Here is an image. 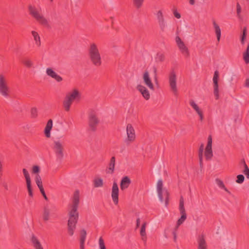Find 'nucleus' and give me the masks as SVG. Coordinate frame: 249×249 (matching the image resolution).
<instances>
[{
    "label": "nucleus",
    "instance_id": "nucleus-1",
    "mask_svg": "<svg viewBox=\"0 0 249 249\" xmlns=\"http://www.w3.org/2000/svg\"><path fill=\"white\" fill-rule=\"evenodd\" d=\"M79 203V192L76 190L74 192L72 199V205L71 210L69 212V220L68 222V232L70 236L74 234L76 229V224L78 219L77 209Z\"/></svg>",
    "mask_w": 249,
    "mask_h": 249
},
{
    "label": "nucleus",
    "instance_id": "nucleus-2",
    "mask_svg": "<svg viewBox=\"0 0 249 249\" xmlns=\"http://www.w3.org/2000/svg\"><path fill=\"white\" fill-rule=\"evenodd\" d=\"M88 55L91 63L95 67H99L102 65L101 56L97 44H90L88 49Z\"/></svg>",
    "mask_w": 249,
    "mask_h": 249
},
{
    "label": "nucleus",
    "instance_id": "nucleus-3",
    "mask_svg": "<svg viewBox=\"0 0 249 249\" xmlns=\"http://www.w3.org/2000/svg\"><path fill=\"white\" fill-rule=\"evenodd\" d=\"M179 210L180 213L181 214V217L177 221L176 226L174 228L173 231H172V234L174 236V241L175 242L177 241V231L178 230V229L179 226L181 225L187 218V215L186 213V211L184 206V200L182 196L180 197L179 200Z\"/></svg>",
    "mask_w": 249,
    "mask_h": 249
},
{
    "label": "nucleus",
    "instance_id": "nucleus-4",
    "mask_svg": "<svg viewBox=\"0 0 249 249\" xmlns=\"http://www.w3.org/2000/svg\"><path fill=\"white\" fill-rule=\"evenodd\" d=\"M28 9L30 14L40 24L46 27L49 26L47 19L39 13L38 10L35 6L29 5Z\"/></svg>",
    "mask_w": 249,
    "mask_h": 249
},
{
    "label": "nucleus",
    "instance_id": "nucleus-5",
    "mask_svg": "<svg viewBox=\"0 0 249 249\" xmlns=\"http://www.w3.org/2000/svg\"><path fill=\"white\" fill-rule=\"evenodd\" d=\"M163 183L161 179H159L157 182V192L159 198L161 202L165 200V205L167 206L169 201V193L166 189H163Z\"/></svg>",
    "mask_w": 249,
    "mask_h": 249
},
{
    "label": "nucleus",
    "instance_id": "nucleus-6",
    "mask_svg": "<svg viewBox=\"0 0 249 249\" xmlns=\"http://www.w3.org/2000/svg\"><path fill=\"white\" fill-rule=\"evenodd\" d=\"M10 89L5 77L2 74H0V94L5 98L10 96Z\"/></svg>",
    "mask_w": 249,
    "mask_h": 249
},
{
    "label": "nucleus",
    "instance_id": "nucleus-7",
    "mask_svg": "<svg viewBox=\"0 0 249 249\" xmlns=\"http://www.w3.org/2000/svg\"><path fill=\"white\" fill-rule=\"evenodd\" d=\"M99 123V120L95 112L94 111H91L89 115V125L90 129L92 131H95Z\"/></svg>",
    "mask_w": 249,
    "mask_h": 249
},
{
    "label": "nucleus",
    "instance_id": "nucleus-8",
    "mask_svg": "<svg viewBox=\"0 0 249 249\" xmlns=\"http://www.w3.org/2000/svg\"><path fill=\"white\" fill-rule=\"evenodd\" d=\"M169 83L171 90L175 96L178 95V90L177 87V76L174 71L170 72L169 75Z\"/></svg>",
    "mask_w": 249,
    "mask_h": 249
},
{
    "label": "nucleus",
    "instance_id": "nucleus-9",
    "mask_svg": "<svg viewBox=\"0 0 249 249\" xmlns=\"http://www.w3.org/2000/svg\"><path fill=\"white\" fill-rule=\"evenodd\" d=\"M127 138L124 140L126 145H129L134 142L136 139L135 130L131 124H128L126 126Z\"/></svg>",
    "mask_w": 249,
    "mask_h": 249
},
{
    "label": "nucleus",
    "instance_id": "nucleus-10",
    "mask_svg": "<svg viewBox=\"0 0 249 249\" xmlns=\"http://www.w3.org/2000/svg\"><path fill=\"white\" fill-rule=\"evenodd\" d=\"M53 149L57 159L62 160L64 156L63 146L60 141H54Z\"/></svg>",
    "mask_w": 249,
    "mask_h": 249
},
{
    "label": "nucleus",
    "instance_id": "nucleus-11",
    "mask_svg": "<svg viewBox=\"0 0 249 249\" xmlns=\"http://www.w3.org/2000/svg\"><path fill=\"white\" fill-rule=\"evenodd\" d=\"M212 137L209 135L208 138V142L205 151V156L207 160H210L212 159L213 154L212 151Z\"/></svg>",
    "mask_w": 249,
    "mask_h": 249
},
{
    "label": "nucleus",
    "instance_id": "nucleus-12",
    "mask_svg": "<svg viewBox=\"0 0 249 249\" xmlns=\"http://www.w3.org/2000/svg\"><path fill=\"white\" fill-rule=\"evenodd\" d=\"M119 188L116 182L114 181L113 183L111 190V197L114 203L117 205L119 202Z\"/></svg>",
    "mask_w": 249,
    "mask_h": 249
},
{
    "label": "nucleus",
    "instance_id": "nucleus-13",
    "mask_svg": "<svg viewBox=\"0 0 249 249\" xmlns=\"http://www.w3.org/2000/svg\"><path fill=\"white\" fill-rule=\"evenodd\" d=\"M218 77H219V72L217 71H215L214 73V75L213 77V94L215 97V99L217 100L219 98V93H218Z\"/></svg>",
    "mask_w": 249,
    "mask_h": 249
},
{
    "label": "nucleus",
    "instance_id": "nucleus-14",
    "mask_svg": "<svg viewBox=\"0 0 249 249\" xmlns=\"http://www.w3.org/2000/svg\"><path fill=\"white\" fill-rule=\"evenodd\" d=\"M142 79L144 84L151 90H154V86L152 82L151 78L150 77L149 72L147 71H145L142 76Z\"/></svg>",
    "mask_w": 249,
    "mask_h": 249
},
{
    "label": "nucleus",
    "instance_id": "nucleus-15",
    "mask_svg": "<svg viewBox=\"0 0 249 249\" xmlns=\"http://www.w3.org/2000/svg\"><path fill=\"white\" fill-rule=\"evenodd\" d=\"M156 16L161 30L162 32L164 31L166 27V24L162 11L159 10L157 12Z\"/></svg>",
    "mask_w": 249,
    "mask_h": 249
},
{
    "label": "nucleus",
    "instance_id": "nucleus-16",
    "mask_svg": "<svg viewBox=\"0 0 249 249\" xmlns=\"http://www.w3.org/2000/svg\"><path fill=\"white\" fill-rule=\"evenodd\" d=\"M136 89L142 94L143 97L146 100H148L150 99V93L146 87L141 85H138L137 86Z\"/></svg>",
    "mask_w": 249,
    "mask_h": 249
},
{
    "label": "nucleus",
    "instance_id": "nucleus-17",
    "mask_svg": "<svg viewBox=\"0 0 249 249\" xmlns=\"http://www.w3.org/2000/svg\"><path fill=\"white\" fill-rule=\"evenodd\" d=\"M46 74L58 82H60L63 80L62 77L57 74L52 68H48L46 69Z\"/></svg>",
    "mask_w": 249,
    "mask_h": 249
},
{
    "label": "nucleus",
    "instance_id": "nucleus-18",
    "mask_svg": "<svg viewBox=\"0 0 249 249\" xmlns=\"http://www.w3.org/2000/svg\"><path fill=\"white\" fill-rule=\"evenodd\" d=\"M46 74L58 82H60L63 80L62 77L57 74L52 68H48L46 69Z\"/></svg>",
    "mask_w": 249,
    "mask_h": 249
},
{
    "label": "nucleus",
    "instance_id": "nucleus-19",
    "mask_svg": "<svg viewBox=\"0 0 249 249\" xmlns=\"http://www.w3.org/2000/svg\"><path fill=\"white\" fill-rule=\"evenodd\" d=\"M66 96L73 102L74 100H79L80 99L81 94L77 89H74L71 92L68 93Z\"/></svg>",
    "mask_w": 249,
    "mask_h": 249
},
{
    "label": "nucleus",
    "instance_id": "nucleus-20",
    "mask_svg": "<svg viewBox=\"0 0 249 249\" xmlns=\"http://www.w3.org/2000/svg\"><path fill=\"white\" fill-rule=\"evenodd\" d=\"M197 242L198 249H207V245L204 235L201 234L198 235Z\"/></svg>",
    "mask_w": 249,
    "mask_h": 249
},
{
    "label": "nucleus",
    "instance_id": "nucleus-21",
    "mask_svg": "<svg viewBox=\"0 0 249 249\" xmlns=\"http://www.w3.org/2000/svg\"><path fill=\"white\" fill-rule=\"evenodd\" d=\"M190 105L199 115V120L201 121H202L204 119L203 113L202 110L196 104V103L193 100H191L190 101Z\"/></svg>",
    "mask_w": 249,
    "mask_h": 249
},
{
    "label": "nucleus",
    "instance_id": "nucleus-22",
    "mask_svg": "<svg viewBox=\"0 0 249 249\" xmlns=\"http://www.w3.org/2000/svg\"><path fill=\"white\" fill-rule=\"evenodd\" d=\"M131 183V180L128 177L125 176L123 177L120 182L121 190L124 191L127 189L129 187Z\"/></svg>",
    "mask_w": 249,
    "mask_h": 249
},
{
    "label": "nucleus",
    "instance_id": "nucleus-23",
    "mask_svg": "<svg viewBox=\"0 0 249 249\" xmlns=\"http://www.w3.org/2000/svg\"><path fill=\"white\" fill-rule=\"evenodd\" d=\"M53 127V120L50 119L48 120L44 129V134L47 138H50L51 131Z\"/></svg>",
    "mask_w": 249,
    "mask_h": 249
},
{
    "label": "nucleus",
    "instance_id": "nucleus-24",
    "mask_svg": "<svg viewBox=\"0 0 249 249\" xmlns=\"http://www.w3.org/2000/svg\"><path fill=\"white\" fill-rule=\"evenodd\" d=\"M31 240L35 249H43L40 242L34 234L32 235Z\"/></svg>",
    "mask_w": 249,
    "mask_h": 249
},
{
    "label": "nucleus",
    "instance_id": "nucleus-25",
    "mask_svg": "<svg viewBox=\"0 0 249 249\" xmlns=\"http://www.w3.org/2000/svg\"><path fill=\"white\" fill-rule=\"evenodd\" d=\"M181 53L186 58L189 57L190 53L188 48L185 46L184 43L178 44V46Z\"/></svg>",
    "mask_w": 249,
    "mask_h": 249
},
{
    "label": "nucleus",
    "instance_id": "nucleus-26",
    "mask_svg": "<svg viewBox=\"0 0 249 249\" xmlns=\"http://www.w3.org/2000/svg\"><path fill=\"white\" fill-rule=\"evenodd\" d=\"M87 232L85 230L83 229L80 231V249H85L84 244L86 238Z\"/></svg>",
    "mask_w": 249,
    "mask_h": 249
},
{
    "label": "nucleus",
    "instance_id": "nucleus-27",
    "mask_svg": "<svg viewBox=\"0 0 249 249\" xmlns=\"http://www.w3.org/2000/svg\"><path fill=\"white\" fill-rule=\"evenodd\" d=\"M115 157H111L110 162L109 163V167L106 170V172L107 173L112 174L114 171L115 168Z\"/></svg>",
    "mask_w": 249,
    "mask_h": 249
},
{
    "label": "nucleus",
    "instance_id": "nucleus-28",
    "mask_svg": "<svg viewBox=\"0 0 249 249\" xmlns=\"http://www.w3.org/2000/svg\"><path fill=\"white\" fill-rule=\"evenodd\" d=\"M146 226V223L144 222L141 227L140 231V234L142 236V239L144 242V244H146L147 240L146 234L145 231Z\"/></svg>",
    "mask_w": 249,
    "mask_h": 249
},
{
    "label": "nucleus",
    "instance_id": "nucleus-29",
    "mask_svg": "<svg viewBox=\"0 0 249 249\" xmlns=\"http://www.w3.org/2000/svg\"><path fill=\"white\" fill-rule=\"evenodd\" d=\"M50 211L48 206H45L43 208V219L45 221H47L50 218Z\"/></svg>",
    "mask_w": 249,
    "mask_h": 249
},
{
    "label": "nucleus",
    "instance_id": "nucleus-30",
    "mask_svg": "<svg viewBox=\"0 0 249 249\" xmlns=\"http://www.w3.org/2000/svg\"><path fill=\"white\" fill-rule=\"evenodd\" d=\"M72 103V102L70 100V99L66 96L63 102V105L66 111H69L70 110Z\"/></svg>",
    "mask_w": 249,
    "mask_h": 249
},
{
    "label": "nucleus",
    "instance_id": "nucleus-31",
    "mask_svg": "<svg viewBox=\"0 0 249 249\" xmlns=\"http://www.w3.org/2000/svg\"><path fill=\"white\" fill-rule=\"evenodd\" d=\"M213 25L215 30V33L216 36L217 41L219 42L221 37V29L219 25L216 23L215 21H213Z\"/></svg>",
    "mask_w": 249,
    "mask_h": 249
},
{
    "label": "nucleus",
    "instance_id": "nucleus-32",
    "mask_svg": "<svg viewBox=\"0 0 249 249\" xmlns=\"http://www.w3.org/2000/svg\"><path fill=\"white\" fill-rule=\"evenodd\" d=\"M32 35L34 37V40L35 41L36 44L39 47L41 45L40 38L38 34L34 31H32Z\"/></svg>",
    "mask_w": 249,
    "mask_h": 249
},
{
    "label": "nucleus",
    "instance_id": "nucleus-33",
    "mask_svg": "<svg viewBox=\"0 0 249 249\" xmlns=\"http://www.w3.org/2000/svg\"><path fill=\"white\" fill-rule=\"evenodd\" d=\"M22 63L27 68H30L33 65L32 61L28 58H25L22 60Z\"/></svg>",
    "mask_w": 249,
    "mask_h": 249
},
{
    "label": "nucleus",
    "instance_id": "nucleus-34",
    "mask_svg": "<svg viewBox=\"0 0 249 249\" xmlns=\"http://www.w3.org/2000/svg\"><path fill=\"white\" fill-rule=\"evenodd\" d=\"M134 6L137 9H140L143 4L144 0H132Z\"/></svg>",
    "mask_w": 249,
    "mask_h": 249
},
{
    "label": "nucleus",
    "instance_id": "nucleus-35",
    "mask_svg": "<svg viewBox=\"0 0 249 249\" xmlns=\"http://www.w3.org/2000/svg\"><path fill=\"white\" fill-rule=\"evenodd\" d=\"M93 182L94 187L97 188L102 187L103 186V179L100 178L95 179Z\"/></svg>",
    "mask_w": 249,
    "mask_h": 249
},
{
    "label": "nucleus",
    "instance_id": "nucleus-36",
    "mask_svg": "<svg viewBox=\"0 0 249 249\" xmlns=\"http://www.w3.org/2000/svg\"><path fill=\"white\" fill-rule=\"evenodd\" d=\"M244 60L246 63H249V44L248 45L247 49L243 54Z\"/></svg>",
    "mask_w": 249,
    "mask_h": 249
},
{
    "label": "nucleus",
    "instance_id": "nucleus-37",
    "mask_svg": "<svg viewBox=\"0 0 249 249\" xmlns=\"http://www.w3.org/2000/svg\"><path fill=\"white\" fill-rule=\"evenodd\" d=\"M155 59L157 62H162L165 60V55L162 53H158L156 55Z\"/></svg>",
    "mask_w": 249,
    "mask_h": 249
},
{
    "label": "nucleus",
    "instance_id": "nucleus-38",
    "mask_svg": "<svg viewBox=\"0 0 249 249\" xmlns=\"http://www.w3.org/2000/svg\"><path fill=\"white\" fill-rule=\"evenodd\" d=\"M22 172L25 178L26 183L31 182V180L28 171L25 168H23Z\"/></svg>",
    "mask_w": 249,
    "mask_h": 249
},
{
    "label": "nucleus",
    "instance_id": "nucleus-39",
    "mask_svg": "<svg viewBox=\"0 0 249 249\" xmlns=\"http://www.w3.org/2000/svg\"><path fill=\"white\" fill-rule=\"evenodd\" d=\"M35 181L38 187L43 186L41 178L39 175H36L35 177Z\"/></svg>",
    "mask_w": 249,
    "mask_h": 249
},
{
    "label": "nucleus",
    "instance_id": "nucleus-40",
    "mask_svg": "<svg viewBox=\"0 0 249 249\" xmlns=\"http://www.w3.org/2000/svg\"><path fill=\"white\" fill-rule=\"evenodd\" d=\"M26 184H27V191L28 192L29 196L30 197H33V190H32V185H31V182L26 183Z\"/></svg>",
    "mask_w": 249,
    "mask_h": 249
},
{
    "label": "nucleus",
    "instance_id": "nucleus-41",
    "mask_svg": "<svg viewBox=\"0 0 249 249\" xmlns=\"http://www.w3.org/2000/svg\"><path fill=\"white\" fill-rule=\"evenodd\" d=\"M31 117L35 118L37 116V110L36 108L33 107L31 109Z\"/></svg>",
    "mask_w": 249,
    "mask_h": 249
},
{
    "label": "nucleus",
    "instance_id": "nucleus-42",
    "mask_svg": "<svg viewBox=\"0 0 249 249\" xmlns=\"http://www.w3.org/2000/svg\"><path fill=\"white\" fill-rule=\"evenodd\" d=\"M245 179V177L243 175H238L237 176V179L236 180V182L238 183L241 184L242 183Z\"/></svg>",
    "mask_w": 249,
    "mask_h": 249
},
{
    "label": "nucleus",
    "instance_id": "nucleus-43",
    "mask_svg": "<svg viewBox=\"0 0 249 249\" xmlns=\"http://www.w3.org/2000/svg\"><path fill=\"white\" fill-rule=\"evenodd\" d=\"M99 245L100 249H107L102 237H100L99 240Z\"/></svg>",
    "mask_w": 249,
    "mask_h": 249
},
{
    "label": "nucleus",
    "instance_id": "nucleus-44",
    "mask_svg": "<svg viewBox=\"0 0 249 249\" xmlns=\"http://www.w3.org/2000/svg\"><path fill=\"white\" fill-rule=\"evenodd\" d=\"M40 171V167L37 165H34L32 168V173L33 174H37Z\"/></svg>",
    "mask_w": 249,
    "mask_h": 249
},
{
    "label": "nucleus",
    "instance_id": "nucleus-45",
    "mask_svg": "<svg viewBox=\"0 0 249 249\" xmlns=\"http://www.w3.org/2000/svg\"><path fill=\"white\" fill-rule=\"evenodd\" d=\"M247 35V28L246 27H244L243 31V35L241 37V43L242 44H244V39H245Z\"/></svg>",
    "mask_w": 249,
    "mask_h": 249
},
{
    "label": "nucleus",
    "instance_id": "nucleus-46",
    "mask_svg": "<svg viewBox=\"0 0 249 249\" xmlns=\"http://www.w3.org/2000/svg\"><path fill=\"white\" fill-rule=\"evenodd\" d=\"M216 182L217 183V184L220 188L222 189L225 188V186L222 180L217 178L216 179Z\"/></svg>",
    "mask_w": 249,
    "mask_h": 249
},
{
    "label": "nucleus",
    "instance_id": "nucleus-47",
    "mask_svg": "<svg viewBox=\"0 0 249 249\" xmlns=\"http://www.w3.org/2000/svg\"><path fill=\"white\" fill-rule=\"evenodd\" d=\"M204 145L201 144L199 148L198 156H203Z\"/></svg>",
    "mask_w": 249,
    "mask_h": 249
},
{
    "label": "nucleus",
    "instance_id": "nucleus-48",
    "mask_svg": "<svg viewBox=\"0 0 249 249\" xmlns=\"http://www.w3.org/2000/svg\"><path fill=\"white\" fill-rule=\"evenodd\" d=\"M236 8H237V16L238 17H240V13H241V7L240 5V4L237 3V5H236Z\"/></svg>",
    "mask_w": 249,
    "mask_h": 249
},
{
    "label": "nucleus",
    "instance_id": "nucleus-49",
    "mask_svg": "<svg viewBox=\"0 0 249 249\" xmlns=\"http://www.w3.org/2000/svg\"><path fill=\"white\" fill-rule=\"evenodd\" d=\"M173 14L174 16L178 19L181 18L180 14L178 12L177 9H175L173 11Z\"/></svg>",
    "mask_w": 249,
    "mask_h": 249
},
{
    "label": "nucleus",
    "instance_id": "nucleus-50",
    "mask_svg": "<svg viewBox=\"0 0 249 249\" xmlns=\"http://www.w3.org/2000/svg\"><path fill=\"white\" fill-rule=\"evenodd\" d=\"M176 42L178 46V44L179 45L184 43L178 36L176 37Z\"/></svg>",
    "mask_w": 249,
    "mask_h": 249
},
{
    "label": "nucleus",
    "instance_id": "nucleus-51",
    "mask_svg": "<svg viewBox=\"0 0 249 249\" xmlns=\"http://www.w3.org/2000/svg\"><path fill=\"white\" fill-rule=\"evenodd\" d=\"M3 164H2L1 161L0 160V178L3 176Z\"/></svg>",
    "mask_w": 249,
    "mask_h": 249
},
{
    "label": "nucleus",
    "instance_id": "nucleus-52",
    "mask_svg": "<svg viewBox=\"0 0 249 249\" xmlns=\"http://www.w3.org/2000/svg\"><path fill=\"white\" fill-rule=\"evenodd\" d=\"M153 71H154V73L155 74L154 79H155V82H158L157 76V70L156 67H153Z\"/></svg>",
    "mask_w": 249,
    "mask_h": 249
},
{
    "label": "nucleus",
    "instance_id": "nucleus-53",
    "mask_svg": "<svg viewBox=\"0 0 249 249\" xmlns=\"http://www.w3.org/2000/svg\"><path fill=\"white\" fill-rule=\"evenodd\" d=\"M243 173L246 175L247 178L249 179V169L244 170Z\"/></svg>",
    "mask_w": 249,
    "mask_h": 249
},
{
    "label": "nucleus",
    "instance_id": "nucleus-54",
    "mask_svg": "<svg viewBox=\"0 0 249 249\" xmlns=\"http://www.w3.org/2000/svg\"><path fill=\"white\" fill-rule=\"evenodd\" d=\"M199 157V164L201 167L203 166L202 163V159H203V156H198Z\"/></svg>",
    "mask_w": 249,
    "mask_h": 249
},
{
    "label": "nucleus",
    "instance_id": "nucleus-55",
    "mask_svg": "<svg viewBox=\"0 0 249 249\" xmlns=\"http://www.w3.org/2000/svg\"><path fill=\"white\" fill-rule=\"evenodd\" d=\"M244 86L247 88H249V78L246 79Z\"/></svg>",
    "mask_w": 249,
    "mask_h": 249
},
{
    "label": "nucleus",
    "instance_id": "nucleus-56",
    "mask_svg": "<svg viewBox=\"0 0 249 249\" xmlns=\"http://www.w3.org/2000/svg\"><path fill=\"white\" fill-rule=\"evenodd\" d=\"M140 224V218H138L136 220V228L137 229L139 227Z\"/></svg>",
    "mask_w": 249,
    "mask_h": 249
},
{
    "label": "nucleus",
    "instance_id": "nucleus-57",
    "mask_svg": "<svg viewBox=\"0 0 249 249\" xmlns=\"http://www.w3.org/2000/svg\"><path fill=\"white\" fill-rule=\"evenodd\" d=\"M2 185L4 187V188H5V190H8V185H7V183L4 182L2 183Z\"/></svg>",
    "mask_w": 249,
    "mask_h": 249
},
{
    "label": "nucleus",
    "instance_id": "nucleus-58",
    "mask_svg": "<svg viewBox=\"0 0 249 249\" xmlns=\"http://www.w3.org/2000/svg\"><path fill=\"white\" fill-rule=\"evenodd\" d=\"M189 3L192 5H194L195 3V0H189Z\"/></svg>",
    "mask_w": 249,
    "mask_h": 249
},
{
    "label": "nucleus",
    "instance_id": "nucleus-59",
    "mask_svg": "<svg viewBox=\"0 0 249 249\" xmlns=\"http://www.w3.org/2000/svg\"><path fill=\"white\" fill-rule=\"evenodd\" d=\"M38 188H39V190H40L41 193L45 192L43 186L38 187Z\"/></svg>",
    "mask_w": 249,
    "mask_h": 249
},
{
    "label": "nucleus",
    "instance_id": "nucleus-60",
    "mask_svg": "<svg viewBox=\"0 0 249 249\" xmlns=\"http://www.w3.org/2000/svg\"><path fill=\"white\" fill-rule=\"evenodd\" d=\"M244 166V170H248L249 169L248 165H247V164H245V165H243Z\"/></svg>",
    "mask_w": 249,
    "mask_h": 249
},
{
    "label": "nucleus",
    "instance_id": "nucleus-61",
    "mask_svg": "<svg viewBox=\"0 0 249 249\" xmlns=\"http://www.w3.org/2000/svg\"><path fill=\"white\" fill-rule=\"evenodd\" d=\"M241 164H242L243 165H245V164H246L245 160L244 159H242L241 161Z\"/></svg>",
    "mask_w": 249,
    "mask_h": 249
},
{
    "label": "nucleus",
    "instance_id": "nucleus-62",
    "mask_svg": "<svg viewBox=\"0 0 249 249\" xmlns=\"http://www.w3.org/2000/svg\"><path fill=\"white\" fill-rule=\"evenodd\" d=\"M223 189L229 194H231V192L227 189V188L225 186V188H223Z\"/></svg>",
    "mask_w": 249,
    "mask_h": 249
},
{
    "label": "nucleus",
    "instance_id": "nucleus-63",
    "mask_svg": "<svg viewBox=\"0 0 249 249\" xmlns=\"http://www.w3.org/2000/svg\"><path fill=\"white\" fill-rule=\"evenodd\" d=\"M43 197L44 198V199L46 200H48V197L47 196H46V195H44V196H43Z\"/></svg>",
    "mask_w": 249,
    "mask_h": 249
},
{
    "label": "nucleus",
    "instance_id": "nucleus-64",
    "mask_svg": "<svg viewBox=\"0 0 249 249\" xmlns=\"http://www.w3.org/2000/svg\"><path fill=\"white\" fill-rule=\"evenodd\" d=\"M41 193V194H42V196H44V195H46V194H45V192H42V193Z\"/></svg>",
    "mask_w": 249,
    "mask_h": 249
}]
</instances>
